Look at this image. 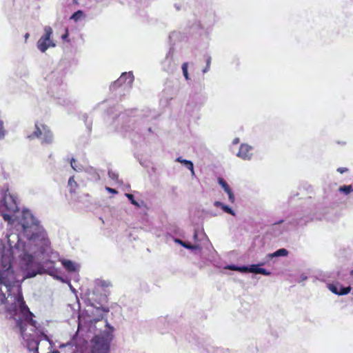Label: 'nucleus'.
<instances>
[{
    "label": "nucleus",
    "instance_id": "9d476101",
    "mask_svg": "<svg viewBox=\"0 0 353 353\" xmlns=\"http://www.w3.org/2000/svg\"><path fill=\"white\" fill-rule=\"evenodd\" d=\"M162 68L167 72H173L176 69V65L173 60V50L172 49H170L165 59L162 61Z\"/></svg>",
    "mask_w": 353,
    "mask_h": 353
},
{
    "label": "nucleus",
    "instance_id": "ddd939ff",
    "mask_svg": "<svg viewBox=\"0 0 353 353\" xmlns=\"http://www.w3.org/2000/svg\"><path fill=\"white\" fill-rule=\"evenodd\" d=\"M329 289L332 292L336 294L345 295L347 294L350 292L351 287H343L341 285L338 286L334 284H331L329 285Z\"/></svg>",
    "mask_w": 353,
    "mask_h": 353
},
{
    "label": "nucleus",
    "instance_id": "dca6fc26",
    "mask_svg": "<svg viewBox=\"0 0 353 353\" xmlns=\"http://www.w3.org/2000/svg\"><path fill=\"white\" fill-rule=\"evenodd\" d=\"M288 254V251L285 248H281L277 250L273 253L268 254L267 255V258L269 259H272L274 257H279V256H287Z\"/></svg>",
    "mask_w": 353,
    "mask_h": 353
},
{
    "label": "nucleus",
    "instance_id": "f8f14e48",
    "mask_svg": "<svg viewBox=\"0 0 353 353\" xmlns=\"http://www.w3.org/2000/svg\"><path fill=\"white\" fill-rule=\"evenodd\" d=\"M218 183L221 186V188L224 190V191L228 194L229 201L231 203H234V200H235V197H234V195L231 188H230V186L228 185L227 182L223 178L219 177L218 179Z\"/></svg>",
    "mask_w": 353,
    "mask_h": 353
},
{
    "label": "nucleus",
    "instance_id": "a878e982",
    "mask_svg": "<svg viewBox=\"0 0 353 353\" xmlns=\"http://www.w3.org/2000/svg\"><path fill=\"white\" fill-rule=\"evenodd\" d=\"M252 265L239 266L238 271L242 273L251 272Z\"/></svg>",
    "mask_w": 353,
    "mask_h": 353
},
{
    "label": "nucleus",
    "instance_id": "c03bdc74",
    "mask_svg": "<svg viewBox=\"0 0 353 353\" xmlns=\"http://www.w3.org/2000/svg\"><path fill=\"white\" fill-rule=\"evenodd\" d=\"M350 274L353 277V270L351 271Z\"/></svg>",
    "mask_w": 353,
    "mask_h": 353
},
{
    "label": "nucleus",
    "instance_id": "1a4fd4ad",
    "mask_svg": "<svg viewBox=\"0 0 353 353\" xmlns=\"http://www.w3.org/2000/svg\"><path fill=\"white\" fill-rule=\"evenodd\" d=\"M134 76L132 72H123L120 77L111 84L110 90H115L120 86H123L125 88H130L133 83Z\"/></svg>",
    "mask_w": 353,
    "mask_h": 353
},
{
    "label": "nucleus",
    "instance_id": "5701e85b",
    "mask_svg": "<svg viewBox=\"0 0 353 353\" xmlns=\"http://www.w3.org/2000/svg\"><path fill=\"white\" fill-rule=\"evenodd\" d=\"M182 164L185 165L189 170L191 171V174L192 176L195 174L194 170V165L191 161L185 159V161H183V163Z\"/></svg>",
    "mask_w": 353,
    "mask_h": 353
},
{
    "label": "nucleus",
    "instance_id": "a18cd8bd",
    "mask_svg": "<svg viewBox=\"0 0 353 353\" xmlns=\"http://www.w3.org/2000/svg\"><path fill=\"white\" fill-rule=\"evenodd\" d=\"M83 118H84V119H87V118H88V116L85 114V115H83Z\"/></svg>",
    "mask_w": 353,
    "mask_h": 353
},
{
    "label": "nucleus",
    "instance_id": "393cba45",
    "mask_svg": "<svg viewBox=\"0 0 353 353\" xmlns=\"http://www.w3.org/2000/svg\"><path fill=\"white\" fill-rule=\"evenodd\" d=\"M182 71H183V74L185 80H187V81L190 80L189 74H188V63L187 62L183 63Z\"/></svg>",
    "mask_w": 353,
    "mask_h": 353
},
{
    "label": "nucleus",
    "instance_id": "6ab92c4d",
    "mask_svg": "<svg viewBox=\"0 0 353 353\" xmlns=\"http://www.w3.org/2000/svg\"><path fill=\"white\" fill-rule=\"evenodd\" d=\"M70 165L72 168L77 172H81L83 170V165L80 163H77L74 158L70 160Z\"/></svg>",
    "mask_w": 353,
    "mask_h": 353
},
{
    "label": "nucleus",
    "instance_id": "20e7f679",
    "mask_svg": "<svg viewBox=\"0 0 353 353\" xmlns=\"http://www.w3.org/2000/svg\"><path fill=\"white\" fill-rule=\"evenodd\" d=\"M63 74L61 71H52L48 74L46 79L50 82L48 92L59 100L58 103L63 105H69L71 101L65 98V85H62Z\"/></svg>",
    "mask_w": 353,
    "mask_h": 353
},
{
    "label": "nucleus",
    "instance_id": "c85d7f7f",
    "mask_svg": "<svg viewBox=\"0 0 353 353\" xmlns=\"http://www.w3.org/2000/svg\"><path fill=\"white\" fill-rule=\"evenodd\" d=\"M224 269L233 271H238L239 266L236 265H227L226 266L224 267Z\"/></svg>",
    "mask_w": 353,
    "mask_h": 353
},
{
    "label": "nucleus",
    "instance_id": "e433bc0d",
    "mask_svg": "<svg viewBox=\"0 0 353 353\" xmlns=\"http://www.w3.org/2000/svg\"><path fill=\"white\" fill-rule=\"evenodd\" d=\"M175 242L180 244L181 245H182V244L184 243V241H183L182 240H181L179 239H176Z\"/></svg>",
    "mask_w": 353,
    "mask_h": 353
},
{
    "label": "nucleus",
    "instance_id": "39448f33",
    "mask_svg": "<svg viewBox=\"0 0 353 353\" xmlns=\"http://www.w3.org/2000/svg\"><path fill=\"white\" fill-rule=\"evenodd\" d=\"M312 220L313 218L312 216L307 212V211H305L302 216H299L292 219L287 223H284L285 221L283 220H280L278 222L273 223L271 230L274 236H279L284 231L288 230L290 227H303Z\"/></svg>",
    "mask_w": 353,
    "mask_h": 353
},
{
    "label": "nucleus",
    "instance_id": "412c9836",
    "mask_svg": "<svg viewBox=\"0 0 353 353\" xmlns=\"http://www.w3.org/2000/svg\"><path fill=\"white\" fill-rule=\"evenodd\" d=\"M339 191L345 195H347L353 192V187L351 185H342L339 187Z\"/></svg>",
    "mask_w": 353,
    "mask_h": 353
},
{
    "label": "nucleus",
    "instance_id": "c9c22d12",
    "mask_svg": "<svg viewBox=\"0 0 353 353\" xmlns=\"http://www.w3.org/2000/svg\"><path fill=\"white\" fill-rule=\"evenodd\" d=\"M183 161H185V159H182V157H177L176 159V161L181 163H183Z\"/></svg>",
    "mask_w": 353,
    "mask_h": 353
},
{
    "label": "nucleus",
    "instance_id": "9b49d317",
    "mask_svg": "<svg viewBox=\"0 0 353 353\" xmlns=\"http://www.w3.org/2000/svg\"><path fill=\"white\" fill-rule=\"evenodd\" d=\"M252 147L248 144H241L237 153V157L243 160H250L252 157Z\"/></svg>",
    "mask_w": 353,
    "mask_h": 353
},
{
    "label": "nucleus",
    "instance_id": "f704fd0d",
    "mask_svg": "<svg viewBox=\"0 0 353 353\" xmlns=\"http://www.w3.org/2000/svg\"><path fill=\"white\" fill-rule=\"evenodd\" d=\"M68 37V30H66V32L61 36V39L65 41V40H67Z\"/></svg>",
    "mask_w": 353,
    "mask_h": 353
},
{
    "label": "nucleus",
    "instance_id": "4c0bfd02",
    "mask_svg": "<svg viewBox=\"0 0 353 353\" xmlns=\"http://www.w3.org/2000/svg\"><path fill=\"white\" fill-rule=\"evenodd\" d=\"M210 67L208 66H205V68L202 70L203 73L205 74L206 72H208L209 70H210Z\"/></svg>",
    "mask_w": 353,
    "mask_h": 353
},
{
    "label": "nucleus",
    "instance_id": "6e6552de",
    "mask_svg": "<svg viewBox=\"0 0 353 353\" xmlns=\"http://www.w3.org/2000/svg\"><path fill=\"white\" fill-rule=\"evenodd\" d=\"M43 34L40 37L37 43V47L41 52H45L49 48H54L56 46V43L51 39L53 33L52 28L46 26L43 28Z\"/></svg>",
    "mask_w": 353,
    "mask_h": 353
},
{
    "label": "nucleus",
    "instance_id": "bb28decb",
    "mask_svg": "<svg viewBox=\"0 0 353 353\" xmlns=\"http://www.w3.org/2000/svg\"><path fill=\"white\" fill-rule=\"evenodd\" d=\"M125 196L129 199L132 205L135 206H139V204L134 200V196L132 194L125 193Z\"/></svg>",
    "mask_w": 353,
    "mask_h": 353
},
{
    "label": "nucleus",
    "instance_id": "a211bd4d",
    "mask_svg": "<svg viewBox=\"0 0 353 353\" xmlns=\"http://www.w3.org/2000/svg\"><path fill=\"white\" fill-rule=\"evenodd\" d=\"M214 205L217 208H221L225 212H227L233 216L235 215L234 210L230 207L220 201H215Z\"/></svg>",
    "mask_w": 353,
    "mask_h": 353
},
{
    "label": "nucleus",
    "instance_id": "cd10ccee",
    "mask_svg": "<svg viewBox=\"0 0 353 353\" xmlns=\"http://www.w3.org/2000/svg\"><path fill=\"white\" fill-rule=\"evenodd\" d=\"M5 134L6 131L4 130L3 122L0 121V140L4 138Z\"/></svg>",
    "mask_w": 353,
    "mask_h": 353
},
{
    "label": "nucleus",
    "instance_id": "f257e3e1",
    "mask_svg": "<svg viewBox=\"0 0 353 353\" xmlns=\"http://www.w3.org/2000/svg\"><path fill=\"white\" fill-rule=\"evenodd\" d=\"M0 208L10 213H3L2 216L9 224L14 225L19 232L12 236L17 239L14 247L8 239L10 249L1 250V263L0 266V284L6 288V292L1 290L0 303L6 301L9 304L6 307L7 317L13 319L23 340V345L30 352L37 351L39 346H52L43 327L33 319L34 316L26 305L21 292V282L26 278H32L44 272L54 276L62 282L65 280L59 275L57 270L52 266L45 267L34 261V256L43 254L48 246V240L39 221L28 210H23L20 221L16 224L15 213L19 211L16 198L8 193L7 189L1 192Z\"/></svg>",
    "mask_w": 353,
    "mask_h": 353
},
{
    "label": "nucleus",
    "instance_id": "aec40b11",
    "mask_svg": "<svg viewBox=\"0 0 353 353\" xmlns=\"http://www.w3.org/2000/svg\"><path fill=\"white\" fill-rule=\"evenodd\" d=\"M108 176L116 183L121 184L122 181L119 179V174L115 171L110 169L108 172Z\"/></svg>",
    "mask_w": 353,
    "mask_h": 353
},
{
    "label": "nucleus",
    "instance_id": "4be33fe9",
    "mask_svg": "<svg viewBox=\"0 0 353 353\" xmlns=\"http://www.w3.org/2000/svg\"><path fill=\"white\" fill-rule=\"evenodd\" d=\"M83 15L84 14L82 10H78L72 14L70 19L74 20V21H77L79 19H81L83 17Z\"/></svg>",
    "mask_w": 353,
    "mask_h": 353
},
{
    "label": "nucleus",
    "instance_id": "79ce46f5",
    "mask_svg": "<svg viewBox=\"0 0 353 353\" xmlns=\"http://www.w3.org/2000/svg\"><path fill=\"white\" fill-rule=\"evenodd\" d=\"M29 37H30L29 33H26V34H25V39H26V41L29 38Z\"/></svg>",
    "mask_w": 353,
    "mask_h": 353
},
{
    "label": "nucleus",
    "instance_id": "58836bf2",
    "mask_svg": "<svg viewBox=\"0 0 353 353\" xmlns=\"http://www.w3.org/2000/svg\"><path fill=\"white\" fill-rule=\"evenodd\" d=\"M193 238H194V241H197V239H198V233H197V231H196V230H195V231H194Z\"/></svg>",
    "mask_w": 353,
    "mask_h": 353
},
{
    "label": "nucleus",
    "instance_id": "a19ab883",
    "mask_svg": "<svg viewBox=\"0 0 353 353\" xmlns=\"http://www.w3.org/2000/svg\"><path fill=\"white\" fill-rule=\"evenodd\" d=\"M239 142V138H235L233 141V143L234 144H237Z\"/></svg>",
    "mask_w": 353,
    "mask_h": 353
},
{
    "label": "nucleus",
    "instance_id": "ea45409f",
    "mask_svg": "<svg viewBox=\"0 0 353 353\" xmlns=\"http://www.w3.org/2000/svg\"><path fill=\"white\" fill-rule=\"evenodd\" d=\"M174 8H176V10H181V6L180 5H178V4H174Z\"/></svg>",
    "mask_w": 353,
    "mask_h": 353
},
{
    "label": "nucleus",
    "instance_id": "4468645a",
    "mask_svg": "<svg viewBox=\"0 0 353 353\" xmlns=\"http://www.w3.org/2000/svg\"><path fill=\"white\" fill-rule=\"evenodd\" d=\"M61 263L64 268L70 272H75L79 270V265L70 260L63 259Z\"/></svg>",
    "mask_w": 353,
    "mask_h": 353
},
{
    "label": "nucleus",
    "instance_id": "72a5a7b5",
    "mask_svg": "<svg viewBox=\"0 0 353 353\" xmlns=\"http://www.w3.org/2000/svg\"><path fill=\"white\" fill-rule=\"evenodd\" d=\"M211 64V57L208 56L206 58V65L210 68Z\"/></svg>",
    "mask_w": 353,
    "mask_h": 353
},
{
    "label": "nucleus",
    "instance_id": "f03ea898",
    "mask_svg": "<svg viewBox=\"0 0 353 353\" xmlns=\"http://www.w3.org/2000/svg\"><path fill=\"white\" fill-rule=\"evenodd\" d=\"M157 118L154 110H146L139 115L129 117L125 113L119 115L118 121L121 122L120 126L117 127V130L123 137L130 139L139 135L145 137L152 133V127L150 123Z\"/></svg>",
    "mask_w": 353,
    "mask_h": 353
},
{
    "label": "nucleus",
    "instance_id": "c756f323",
    "mask_svg": "<svg viewBox=\"0 0 353 353\" xmlns=\"http://www.w3.org/2000/svg\"><path fill=\"white\" fill-rule=\"evenodd\" d=\"M105 190L108 192L112 193V194H117L118 193V192L115 189L110 188V187H105Z\"/></svg>",
    "mask_w": 353,
    "mask_h": 353
},
{
    "label": "nucleus",
    "instance_id": "0eeeda50",
    "mask_svg": "<svg viewBox=\"0 0 353 353\" xmlns=\"http://www.w3.org/2000/svg\"><path fill=\"white\" fill-rule=\"evenodd\" d=\"M34 138H39L41 140V144H50L53 141V134L47 125H41L39 126L35 124V130L28 136V139L32 140Z\"/></svg>",
    "mask_w": 353,
    "mask_h": 353
},
{
    "label": "nucleus",
    "instance_id": "473e14b6",
    "mask_svg": "<svg viewBox=\"0 0 353 353\" xmlns=\"http://www.w3.org/2000/svg\"><path fill=\"white\" fill-rule=\"evenodd\" d=\"M168 103V98H166L165 99H161L160 100V103L163 105H166Z\"/></svg>",
    "mask_w": 353,
    "mask_h": 353
},
{
    "label": "nucleus",
    "instance_id": "f3484780",
    "mask_svg": "<svg viewBox=\"0 0 353 353\" xmlns=\"http://www.w3.org/2000/svg\"><path fill=\"white\" fill-rule=\"evenodd\" d=\"M182 246L188 250H191L196 254H200L201 252V247L199 245H191L188 242H184Z\"/></svg>",
    "mask_w": 353,
    "mask_h": 353
},
{
    "label": "nucleus",
    "instance_id": "37998d69",
    "mask_svg": "<svg viewBox=\"0 0 353 353\" xmlns=\"http://www.w3.org/2000/svg\"><path fill=\"white\" fill-rule=\"evenodd\" d=\"M104 323H105V327L108 326V323L107 321H105Z\"/></svg>",
    "mask_w": 353,
    "mask_h": 353
},
{
    "label": "nucleus",
    "instance_id": "2f4dec72",
    "mask_svg": "<svg viewBox=\"0 0 353 353\" xmlns=\"http://www.w3.org/2000/svg\"><path fill=\"white\" fill-rule=\"evenodd\" d=\"M347 171V168H339L337 169V172H340L341 174L346 172Z\"/></svg>",
    "mask_w": 353,
    "mask_h": 353
},
{
    "label": "nucleus",
    "instance_id": "2eb2a0df",
    "mask_svg": "<svg viewBox=\"0 0 353 353\" xmlns=\"http://www.w3.org/2000/svg\"><path fill=\"white\" fill-rule=\"evenodd\" d=\"M251 272L261 274L265 276H270L271 272L265 268H260V265H252Z\"/></svg>",
    "mask_w": 353,
    "mask_h": 353
},
{
    "label": "nucleus",
    "instance_id": "7c9ffc66",
    "mask_svg": "<svg viewBox=\"0 0 353 353\" xmlns=\"http://www.w3.org/2000/svg\"><path fill=\"white\" fill-rule=\"evenodd\" d=\"M307 276L305 274H302L300 276L299 279L298 280V282H299V283H301V282L304 281H305V280H307Z\"/></svg>",
    "mask_w": 353,
    "mask_h": 353
},
{
    "label": "nucleus",
    "instance_id": "7ed1b4c3",
    "mask_svg": "<svg viewBox=\"0 0 353 353\" xmlns=\"http://www.w3.org/2000/svg\"><path fill=\"white\" fill-rule=\"evenodd\" d=\"M111 283L108 281L97 279L94 281L92 290H88L89 301H93L91 305L97 309V318L94 321H100L103 319L105 313L109 311L108 307L104 304L107 302L108 296L110 294L109 288Z\"/></svg>",
    "mask_w": 353,
    "mask_h": 353
},
{
    "label": "nucleus",
    "instance_id": "b1692460",
    "mask_svg": "<svg viewBox=\"0 0 353 353\" xmlns=\"http://www.w3.org/2000/svg\"><path fill=\"white\" fill-rule=\"evenodd\" d=\"M77 183L74 181V176L70 177L68 180V186H70V192H72L74 191L75 188L77 187Z\"/></svg>",
    "mask_w": 353,
    "mask_h": 353
},
{
    "label": "nucleus",
    "instance_id": "423d86ee",
    "mask_svg": "<svg viewBox=\"0 0 353 353\" xmlns=\"http://www.w3.org/2000/svg\"><path fill=\"white\" fill-rule=\"evenodd\" d=\"M112 334L108 331H103L97 334L92 340V353H109Z\"/></svg>",
    "mask_w": 353,
    "mask_h": 353
}]
</instances>
